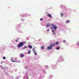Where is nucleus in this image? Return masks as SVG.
<instances>
[{
	"label": "nucleus",
	"mask_w": 79,
	"mask_h": 79,
	"mask_svg": "<svg viewBox=\"0 0 79 79\" xmlns=\"http://www.w3.org/2000/svg\"><path fill=\"white\" fill-rule=\"evenodd\" d=\"M55 43L51 44L50 46H48V48H47L48 50H51V49H52V47L55 46Z\"/></svg>",
	"instance_id": "nucleus-1"
},
{
	"label": "nucleus",
	"mask_w": 79,
	"mask_h": 79,
	"mask_svg": "<svg viewBox=\"0 0 79 79\" xmlns=\"http://www.w3.org/2000/svg\"><path fill=\"white\" fill-rule=\"evenodd\" d=\"M24 42H21L18 45V48H21L24 45Z\"/></svg>",
	"instance_id": "nucleus-2"
},
{
	"label": "nucleus",
	"mask_w": 79,
	"mask_h": 79,
	"mask_svg": "<svg viewBox=\"0 0 79 79\" xmlns=\"http://www.w3.org/2000/svg\"><path fill=\"white\" fill-rule=\"evenodd\" d=\"M24 42H21L18 45V48H21L24 45Z\"/></svg>",
	"instance_id": "nucleus-3"
},
{
	"label": "nucleus",
	"mask_w": 79,
	"mask_h": 79,
	"mask_svg": "<svg viewBox=\"0 0 79 79\" xmlns=\"http://www.w3.org/2000/svg\"><path fill=\"white\" fill-rule=\"evenodd\" d=\"M35 48H33L32 49L33 50V51L34 52V54L35 55H37V52H37V51L35 50Z\"/></svg>",
	"instance_id": "nucleus-4"
},
{
	"label": "nucleus",
	"mask_w": 79,
	"mask_h": 79,
	"mask_svg": "<svg viewBox=\"0 0 79 79\" xmlns=\"http://www.w3.org/2000/svg\"><path fill=\"white\" fill-rule=\"evenodd\" d=\"M12 61L13 62H17V61L16 60V59H12Z\"/></svg>",
	"instance_id": "nucleus-5"
},
{
	"label": "nucleus",
	"mask_w": 79,
	"mask_h": 79,
	"mask_svg": "<svg viewBox=\"0 0 79 79\" xmlns=\"http://www.w3.org/2000/svg\"><path fill=\"white\" fill-rule=\"evenodd\" d=\"M47 16L48 17H50V18H52V15H50V14H47Z\"/></svg>",
	"instance_id": "nucleus-6"
},
{
	"label": "nucleus",
	"mask_w": 79,
	"mask_h": 79,
	"mask_svg": "<svg viewBox=\"0 0 79 79\" xmlns=\"http://www.w3.org/2000/svg\"><path fill=\"white\" fill-rule=\"evenodd\" d=\"M54 28L55 29V31H56V29H57V26H54Z\"/></svg>",
	"instance_id": "nucleus-7"
},
{
	"label": "nucleus",
	"mask_w": 79,
	"mask_h": 79,
	"mask_svg": "<svg viewBox=\"0 0 79 79\" xmlns=\"http://www.w3.org/2000/svg\"><path fill=\"white\" fill-rule=\"evenodd\" d=\"M28 47H29L30 48H32V46H31L30 45H28Z\"/></svg>",
	"instance_id": "nucleus-8"
},
{
	"label": "nucleus",
	"mask_w": 79,
	"mask_h": 79,
	"mask_svg": "<svg viewBox=\"0 0 79 79\" xmlns=\"http://www.w3.org/2000/svg\"><path fill=\"white\" fill-rule=\"evenodd\" d=\"M20 55H21V57H22V58H23V57H24V56L23 54H20Z\"/></svg>",
	"instance_id": "nucleus-9"
},
{
	"label": "nucleus",
	"mask_w": 79,
	"mask_h": 79,
	"mask_svg": "<svg viewBox=\"0 0 79 79\" xmlns=\"http://www.w3.org/2000/svg\"><path fill=\"white\" fill-rule=\"evenodd\" d=\"M41 49H45V47L44 46H41Z\"/></svg>",
	"instance_id": "nucleus-10"
},
{
	"label": "nucleus",
	"mask_w": 79,
	"mask_h": 79,
	"mask_svg": "<svg viewBox=\"0 0 79 79\" xmlns=\"http://www.w3.org/2000/svg\"><path fill=\"white\" fill-rule=\"evenodd\" d=\"M70 22V21L69 20H67L66 21V24H67V23H68Z\"/></svg>",
	"instance_id": "nucleus-11"
},
{
	"label": "nucleus",
	"mask_w": 79,
	"mask_h": 79,
	"mask_svg": "<svg viewBox=\"0 0 79 79\" xmlns=\"http://www.w3.org/2000/svg\"><path fill=\"white\" fill-rule=\"evenodd\" d=\"M60 15L61 17H63V14L62 13H60Z\"/></svg>",
	"instance_id": "nucleus-12"
},
{
	"label": "nucleus",
	"mask_w": 79,
	"mask_h": 79,
	"mask_svg": "<svg viewBox=\"0 0 79 79\" xmlns=\"http://www.w3.org/2000/svg\"><path fill=\"white\" fill-rule=\"evenodd\" d=\"M60 48L57 47L56 50H59V49H60Z\"/></svg>",
	"instance_id": "nucleus-13"
},
{
	"label": "nucleus",
	"mask_w": 79,
	"mask_h": 79,
	"mask_svg": "<svg viewBox=\"0 0 79 79\" xmlns=\"http://www.w3.org/2000/svg\"><path fill=\"white\" fill-rule=\"evenodd\" d=\"M31 51H28L27 52L28 54H30L31 53Z\"/></svg>",
	"instance_id": "nucleus-14"
},
{
	"label": "nucleus",
	"mask_w": 79,
	"mask_h": 79,
	"mask_svg": "<svg viewBox=\"0 0 79 79\" xmlns=\"http://www.w3.org/2000/svg\"><path fill=\"white\" fill-rule=\"evenodd\" d=\"M49 26H50V25L49 24H48L47 25V27H49Z\"/></svg>",
	"instance_id": "nucleus-15"
},
{
	"label": "nucleus",
	"mask_w": 79,
	"mask_h": 79,
	"mask_svg": "<svg viewBox=\"0 0 79 79\" xmlns=\"http://www.w3.org/2000/svg\"><path fill=\"white\" fill-rule=\"evenodd\" d=\"M66 42V40H63V42H64V43H65Z\"/></svg>",
	"instance_id": "nucleus-16"
},
{
	"label": "nucleus",
	"mask_w": 79,
	"mask_h": 79,
	"mask_svg": "<svg viewBox=\"0 0 79 79\" xmlns=\"http://www.w3.org/2000/svg\"><path fill=\"white\" fill-rule=\"evenodd\" d=\"M3 60H5V59H6V57H3Z\"/></svg>",
	"instance_id": "nucleus-17"
},
{
	"label": "nucleus",
	"mask_w": 79,
	"mask_h": 79,
	"mask_svg": "<svg viewBox=\"0 0 79 79\" xmlns=\"http://www.w3.org/2000/svg\"><path fill=\"white\" fill-rule=\"evenodd\" d=\"M56 45H57V44H58V42H57L56 43Z\"/></svg>",
	"instance_id": "nucleus-18"
},
{
	"label": "nucleus",
	"mask_w": 79,
	"mask_h": 79,
	"mask_svg": "<svg viewBox=\"0 0 79 79\" xmlns=\"http://www.w3.org/2000/svg\"><path fill=\"white\" fill-rule=\"evenodd\" d=\"M40 21H42V20H43V19H40Z\"/></svg>",
	"instance_id": "nucleus-19"
},
{
	"label": "nucleus",
	"mask_w": 79,
	"mask_h": 79,
	"mask_svg": "<svg viewBox=\"0 0 79 79\" xmlns=\"http://www.w3.org/2000/svg\"><path fill=\"white\" fill-rule=\"evenodd\" d=\"M25 48H27V46H25Z\"/></svg>",
	"instance_id": "nucleus-20"
},
{
	"label": "nucleus",
	"mask_w": 79,
	"mask_h": 79,
	"mask_svg": "<svg viewBox=\"0 0 79 79\" xmlns=\"http://www.w3.org/2000/svg\"><path fill=\"white\" fill-rule=\"evenodd\" d=\"M52 26H54L55 25H54V24H52Z\"/></svg>",
	"instance_id": "nucleus-21"
},
{
	"label": "nucleus",
	"mask_w": 79,
	"mask_h": 79,
	"mask_svg": "<svg viewBox=\"0 0 79 79\" xmlns=\"http://www.w3.org/2000/svg\"><path fill=\"white\" fill-rule=\"evenodd\" d=\"M53 34L54 35H55V32H53Z\"/></svg>",
	"instance_id": "nucleus-22"
},
{
	"label": "nucleus",
	"mask_w": 79,
	"mask_h": 79,
	"mask_svg": "<svg viewBox=\"0 0 79 79\" xmlns=\"http://www.w3.org/2000/svg\"><path fill=\"white\" fill-rule=\"evenodd\" d=\"M15 42H18V40H15Z\"/></svg>",
	"instance_id": "nucleus-23"
},
{
	"label": "nucleus",
	"mask_w": 79,
	"mask_h": 79,
	"mask_svg": "<svg viewBox=\"0 0 79 79\" xmlns=\"http://www.w3.org/2000/svg\"><path fill=\"white\" fill-rule=\"evenodd\" d=\"M25 47H24V48H23V49H25Z\"/></svg>",
	"instance_id": "nucleus-24"
},
{
	"label": "nucleus",
	"mask_w": 79,
	"mask_h": 79,
	"mask_svg": "<svg viewBox=\"0 0 79 79\" xmlns=\"http://www.w3.org/2000/svg\"><path fill=\"white\" fill-rule=\"evenodd\" d=\"M25 69H27V68L26 67V68H25Z\"/></svg>",
	"instance_id": "nucleus-25"
},
{
	"label": "nucleus",
	"mask_w": 79,
	"mask_h": 79,
	"mask_svg": "<svg viewBox=\"0 0 79 79\" xmlns=\"http://www.w3.org/2000/svg\"><path fill=\"white\" fill-rule=\"evenodd\" d=\"M52 31L53 32H55V31H54V30H53Z\"/></svg>",
	"instance_id": "nucleus-26"
},
{
	"label": "nucleus",
	"mask_w": 79,
	"mask_h": 79,
	"mask_svg": "<svg viewBox=\"0 0 79 79\" xmlns=\"http://www.w3.org/2000/svg\"><path fill=\"white\" fill-rule=\"evenodd\" d=\"M50 31V30H47V31Z\"/></svg>",
	"instance_id": "nucleus-27"
},
{
	"label": "nucleus",
	"mask_w": 79,
	"mask_h": 79,
	"mask_svg": "<svg viewBox=\"0 0 79 79\" xmlns=\"http://www.w3.org/2000/svg\"><path fill=\"white\" fill-rule=\"evenodd\" d=\"M77 44H78V45H79V43H77Z\"/></svg>",
	"instance_id": "nucleus-28"
},
{
	"label": "nucleus",
	"mask_w": 79,
	"mask_h": 79,
	"mask_svg": "<svg viewBox=\"0 0 79 79\" xmlns=\"http://www.w3.org/2000/svg\"><path fill=\"white\" fill-rule=\"evenodd\" d=\"M51 30H52V28H51Z\"/></svg>",
	"instance_id": "nucleus-29"
}]
</instances>
